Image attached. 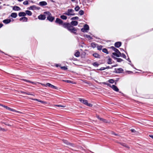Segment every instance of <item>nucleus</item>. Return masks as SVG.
<instances>
[{"label": "nucleus", "mask_w": 153, "mask_h": 153, "mask_svg": "<svg viewBox=\"0 0 153 153\" xmlns=\"http://www.w3.org/2000/svg\"><path fill=\"white\" fill-rule=\"evenodd\" d=\"M80 53L79 51L76 52L75 54V56L76 57H78L79 56Z\"/></svg>", "instance_id": "nucleus-33"}, {"label": "nucleus", "mask_w": 153, "mask_h": 153, "mask_svg": "<svg viewBox=\"0 0 153 153\" xmlns=\"http://www.w3.org/2000/svg\"><path fill=\"white\" fill-rule=\"evenodd\" d=\"M110 68V67L109 66H107V67H106L105 68V69H109V68Z\"/></svg>", "instance_id": "nucleus-58"}, {"label": "nucleus", "mask_w": 153, "mask_h": 153, "mask_svg": "<svg viewBox=\"0 0 153 153\" xmlns=\"http://www.w3.org/2000/svg\"><path fill=\"white\" fill-rule=\"evenodd\" d=\"M131 132H134L136 131L134 129H131Z\"/></svg>", "instance_id": "nucleus-54"}, {"label": "nucleus", "mask_w": 153, "mask_h": 153, "mask_svg": "<svg viewBox=\"0 0 153 153\" xmlns=\"http://www.w3.org/2000/svg\"><path fill=\"white\" fill-rule=\"evenodd\" d=\"M102 46H99L97 47V49L98 50H101L102 48Z\"/></svg>", "instance_id": "nucleus-47"}, {"label": "nucleus", "mask_w": 153, "mask_h": 153, "mask_svg": "<svg viewBox=\"0 0 153 153\" xmlns=\"http://www.w3.org/2000/svg\"><path fill=\"white\" fill-rule=\"evenodd\" d=\"M85 37H86V38H90V39H92V37H91L90 36H89V35H86Z\"/></svg>", "instance_id": "nucleus-51"}, {"label": "nucleus", "mask_w": 153, "mask_h": 153, "mask_svg": "<svg viewBox=\"0 0 153 153\" xmlns=\"http://www.w3.org/2000/svg\"><path fill=\"white\" fill-rule=\"evenodd\" d=\"M112 55L116 56L117 57H119L120 56L121 54H120L119 53H117L114 52L112 53Z\"/></svg>", "instance_id": "nucleus-25"}, {"label": "nucleus", "mask_w": 153, "mask_h": 153, "mask_svg": "<svg viewBox=\"0 0 153 153\" xmlns=\"http://www.w3.org/2000/svg\"><path fill=\"white\" fill-rule=\"evenodd\" d=\"M79 19L78 17L77 16L76 17H74L71 18V20H76V19Z\"/></svg>", "instance_id": "nucleus-38"}, {"label": "nucleus", "mask_w": 153, "mask_h": 153, "mask_svg": "<svg viewBox=\"0 0 153 153\" xmlns=\"http://www.w3.org/2000/svg\"><path fill=\"white\" fill-rule=\"evenodd\" d=\"M79 100L80 101L83 103L85 105L87 104L88 101L86 100H84L82 98H79Z\"/></svg>", "instance_id": "nucleus-11"}, {"label": "nucleus", "mask_w": 153, "mask_h": 153, "mask_svg": "<svg viewBox=\"0 0 153 153\" xmlns=\"http://www.w3.org/2000/svg\"><path fill=\"white\" fill-rule=\"evenodd\" d=\"M19 20L22 22H27V18L25 17H21L19 19Z\"/></svg>", "instance_id": "nucleus-13"}, {"label": "nucleus", "mask_w": 153, "mask_h": 153, "mask_svg": "<svg viewBox=\"0 0 153 153\" xmlns=\"http://www.w3.org/2000/svg\"><path fill=\"white\" fill-rule=\"evenodd\" d=\"M149 136L152 138L153 139V135H149Z\"/></svg>", "instance_id": "nucleus-59"}, {"label": "nucleus", "mask_w": 153, "mask_h": 153, "mask_svg": "<svg viewBox=\"0 0 153 153\" xmlns=\"http://www.w3.org/2000/svg\"><path fill=\"white\" fill-rule=\"evenodd\" d=\"M24 80L26 82H29L30 83H33V84L34 83V82H32V81H30L27 80V79H24Z\"/></svg>", "instance_id": "nucleus-44"}, {"label": "nucleus", "mask_w": 153, "mask_h": 153, "mask_svg": "<svg viewBox=\"0 0 153 153\" xmlns=\"http://www.w3.org/2000/svg\"><path fill=\"white\" fill-rule=\"evenodd\" d=\"M26 15V13L24 12H20L19 13V16H25Z\"/></svg>", "instance_id": "nucleus-17"}, {"label": "nucleus", "mask_w": 153, "mask_h": 153, "mask_svg": "<svg viewBox=\"0 0 153 153\" xmlns=\"http://www.w3.org/2000/svg\"><path fill=\"white\" fill-rule=\"evenodd\" d=\"M46 85L47 86L51 87L52 88H53L55 89H58V88L57 87L53 85H52V84L50 83H46Z\"/></svg>", "instance_id": "nucleus-6"}, {"label": "nucleus", "mask_w": 153, "mask_h": 153, "mask_svg": "<svg viewBox=\"0 0 153 153\" xmlns=\"http://www.w3.org/2000/svg\"><path fill=\"white\" fill-rule=\"evenodd\" d=\"M3 25L2 24V23H0V28L1 27L3 26Z\"/></svg>", "instance_id": "nucleus-56"}, {"label": "nucleus", "mask_w": 153, "mask_h": 153, "mask_svg": "<svg viewBox=\"0 0 153 153\" xmlns=\"http://www.w3.org/2000/svg\"><path fill=\"white\" fill-rule=\"evenodd\" d=\"M81 31L83 32H87V31L83 27L81 29Z\"/></svg>", "instance_id": "nucleus-43"}, {"label": "nucleus", "mask_w": 153, "mask_h": 153, "mask_svg": "<svg viewBox=\"0 0 153 153\" xmlns=\"http://www.w3.org/2000/svg\"><path fill=\"white\" fill-rule=\"evenodd\" d=\"M78 24L77 21H73L71 22L70 24L72 26H76Z\"/></svg>", "instance_id": "nucleus-12"}, {"label": "nucleus", "mask_w": 153, "mask_h": 153, "mask_svg": "<svg viewBox=\"0 0 153 153\" xmlns=\"http://www.w3.org/2000/svg\"><path fill=\"white\" fill-rule=\"evenodd\" d=\"M120 144L122 146H124L128 149H130L129 147L127 146L126 143H121Z\"/></svg>", "instance_id": "nucleus-22"}, {"label": "nucleus", "mask_w": 153, "mask_h": 153, "mask_svg": "<svg viewBox=\"0 0 153 153\" xmlns=\"http://www.w3.org/2000/svg\"><path fill=\"white\" fill-rule=\"evenodd\" d=\"M69 23H63L62 25V26L65 28L68 29V25Z\"/></svg>", "instance_id": "nucleus-14"}, {"label": "nucleus", "mask_w": 153, "mask_h": 153, "mask_svg": "<svg viewBox=\"0 0 153 153\" xmlns=\"http://www.w3.org/2000/svg\"><path fill=\"white\" fill-rule=\"evenodd\" d=\"M105 67H102L99 70H101V71L104 70L105 69Z\"/></svg>", "instance_id": "nucleus-53"}, {"label": "nucleus", "mask_w": 153, "mask_h": 153, "mask_svg": "<svg viewBox=\"0 0 153 153\" xmlns=\"http://www.w3.org/2000/svg\"><path fill=\"white\" fill-rule=\"evenodd\" d=\"M36 6L35 5H33L30 7L29 9L34 10L36 9Z\"/></svg>", "instance_id": "nucleus-26"}, {"label": "nucleus", "mask_w": 153, "mask_h": 153, "mask_svg": "<svg viewBox=\"0 0 153 153\" xmlns=\"http://www.w3.org/2000/svg\"><path fill=\"white\" fill-rule=\"evenodd\" d=\"M97 118L100 120V118H101L99 116H97Z\"/></svg>", "instance_id": "nucleus-63"}, {"label": "nucleus", "mask_w": 153, "mask_h": 153, "mask_svg": "<svg viewBox=\"0 0 153 153\" xmlns=\"http://www.w3.org/2000/svg\"><path fill=\"white\" fill-rule=\"evenodd\" d=\"M93 56L96 58H100V55L97 53H95L93 54Z\"/></svg>", "instance_id": "nucleus-23"}, {"label": "nucleus", "mask_w": 153, "mask_h": 153, "mask_svg": "<svg viewBox=\"0 0 153 153\" xmlns=\"http://www.w3.org/2000/svg\"><path fill=\"white\" fill-rule=\"evenodd\" d=\"M46 17L45 15L41 14L38 16V18L40 20H43L45 19Z\"/></svg>", "instance_id": "nucleus-9"}, {"label": "nucleus", "mask_w": 153, "mask_h": 153, "mask_svg": "<svg viewBox=\"0 0 153 153\" xmlns=\"http://www.w3.org/2000/svg\"><path fill=\"white\" fill-rule=\"evenodd\" d=\"M54 19V17L52 16L51 15L47 17V19L51 22H52Z\"/></svg>", "instance_id": "nucleus-7"}, {"label": "nucleus", "mask_w": 153, "mask_h": 153, "mask_svg": "<svg viewBox=\"0 0 153 153\" xmlns=\"http://www.w3.org/2000/svg\"><path fill=\"white\" fill-rule=\"evenodd\" d=\"M0 105H1V106H2L3 107L7 109L8 110H9L10 111H13L17 112H18L19 113H21V112H20L19 111H16L15 110H14V109H13L11 108H9V107H7V106H6L5 105H2L1 104H0Z\"/></svg>", "instance_id": "nucleus-3"}, {"label": "nucleus", "mask_w": 153, "mask_h": 153, "mask_svg": "<svg viewBox=\"0 0 153 153\" xmlns=\"http://www.w3.org/2000/svg\"><path fill=\"white\" fill-rule=\"evenodd\" d=\"M1 131H5V129H4V128H2Z\"/></svg>", "instance_id": "nucleus-62"}, {"label": "nucleus", "mask_w": 153, "mask_h": 153, "mask_svg": "<svg viewBox=\"0 0 153 153\" xmlns=\"http://www.w3.org/2000/svg\"><path fill=\"white\" fill-rule=\"evenodd\" d=\"M111 48L112 50L115 52V53H119L120 54H121V53L119 51V50L115 48L114 47L111 46Z\"/></svg>", "instance_id": "nucleus-8"}, {"label": "nucleus", "mask_w": 153, "mask_h": 153, "mask_svg": "<svg viewBox=\"0 0 153 153\" xmlns=\"http://www.w3.org/2000/svg\"><path fill=\"white\" fill-rule=\"evenodd\" d=\"M11 22V20L10 19H6L3 20V22L5 24H7L10 23Z\"/></svg>", "instance_id": "nucleus-16"}, {"label": "nucleus", "mask_w": 153, "mask_h": 153, "mask_svg": "<svg viewBox=\"0 0 153 153\" xmlns=\"http://www.w3.org/2000/svg\"><path fill=\"white\" fill-rule=\"evenodd\" d=\"M23 4L24 5H27L28 4V1L27 0L23 2Z\"/></svg>", "instance_id": "nucleus-45"}, {"label": "nucleus", "mask_w": 153, "mask_h": 153, "mask_svg": "<svg viewBox=\"0 0 153 153\" xmlns=\"http://www.w3.org/2000/svg\"><path fill=\"white\" fill-rule=\"evenodd\" d=\"M100 120H101L104 123H107V122L106 120L103 119V118H100Z\"/></svg>", "instance_id": "nucleus-42"}, {"label": "nucleus", "mask_w": 153, "mask_h": 153, "mask_svg": "<svg viewBox=\"0 0 153 153\" xmlns=\"http://www.w3.org/2000/svg\"><path fill=\"white\" fill-rule=\"evenodd\" d=\"M120 56L124 58H126V55L124 53H121L120 55Z\"/></svg>", "instance_id": "nucleus-41"}, {"label": "nucleus", "mask_w": 153, "mask_h": 153, "mask_svg": "<svg viewBox=\"0 0 153 153\" xmlns=\"http://www.w3.org/2000/svg\"><path fill=\"white\" fill-rule=\"evenodd\" d=\"M32 100H36L37 101H38V102H40L39 101H41V100L36 99H32Z\"/></svg>", "instance_id": "nucleus-52"}, {"label": "nucleus", "mask_w": 153, "mask_h": 153, "mask_svg": "<svg viewBox=\"0 0 153 153\" xmlns=\"http://www.w3.org/2000/svg\"><path fill=\"white\" fill-rule=\"evenodd\" d=\"M86 105L88 106H90V107H92V104H90V103H88V102H87V104H86Z\"/></svg>", "instance_id": "nucleus-50"}, {"label": "nucleus", "mask_w": 153, "mask_h": 153, "mask_svg": "<svg viewBox=\"0 0 153 153\" xmlns=\"http://www.w3.org/2000/svg\"><path fill=\"white\" fill-rule=\"evenodd\" d=\"M108 60V61L107 62V63L108 64H112L111 59L110 57H109Z\"/></svg>", "instance_id": "nucleus-32"}, {"label": "nucleus", "mask_w": 153, "mask_h": 153, "mask_svg": "<svg viewBox=\"0 0 153 153\" xmlns=\"http://www.w3.org/2000/svg\"><path fill=\"white\" fill-rule=\"evenodd\" d=\"M3 123L4 124H5L6 125H7L8 126H10V125H9V124H7L5 123H4V122Z\"/></svg>", "instance_id": "nucleus-61"}, {"label": "nucleus", "mask_w": 153, "mask_h": 153, "mask_svg": "<svg viewBox=\"0 0 153 153\" xmlns=\"http://www.w3.org/2000/svg\"><path fill=\"white\" fill-rule=\"evenodd\" d=\"M60 17L61 19L64 20H66L67 19V17L63 15L61 16Z\"/></svg>", "instance_id": "nucleus-29"}, {"label": "nucleus", "mask_w": 153, "mask_h": 153, "mask_svg": "<svg viewBox=\"0 0 153 153\" xmlns=\"http://www.w3.org/2000/svg\"><path fill=\"white\" fill-rule=\"evenodd\" d=\"M118 80V79H117L116 80H115V82H117Z\"/></svg>", "instance_id": "nucleus-64"}, {"label": "nucleus", "mask_w": 153, "mask_h": 153, "mask_svg": "<svg viewBox=\"0 0 153 153\" xmlns=\"http://www.w3.org/2000/svg\"><path fill=\"white\" fill-rule=\"evenodd\" d=\"M84 28L87 31L89 29V27L88 25H85L84 26Z\"/></svg>", "instance_id": "nucleus-27"}, {"label": "nucleus", "mask_w": 153, "mask_h": 153, "mask_svg": "<svg viewBox=\"0 0 153 153\" xmlns=\"http://www.w3.org/2000/svg\"><path fill=\"white\" fill-rule=\"evenodd\" d=\"M80 9V7L78 6H77L75 8V10L76 11H78L79 9Z\"/></svg>", "instance_id": "nucleus-37"}, {"label": "nucleus", "mask_w": 153, "mask_h": 153, "mask_svg": "<svg viewBox=\"0 0 153 153\" xmlns=\"http://www.w3.org/2000/svg\"><path fill=\"white\" fill-rule=\"evenodd\" d=\"M26 94L28 95H33V94H30V93L29 92L27 93H26Z\"/></svg>", "instance_id": "nucleus-55"}, {"label": "nucleus", "mask_w": 153, "mask_h": 153, "mask_svg": "<svg viewBox=\"0 0 153 153\" xmlns=\"http://www.w3.org/2000/svg\"><path fill=\"white\" fill-rule=\"evenodd\" d=\"M110 87H111L113 90L114 91L118 92L119 91V89L118 88L114 85H111L110 84H107Z\"/></svg>", "instance_id": "nucleus-2"}, {"label": "nucleus", "mask_w": 153, "mask_h": 153, "mask_svg": "<svg viewBox=\"0 0 153 153\" xmlns=\"http://www.w3.org/2000/svg\"><path fill=\"white\" fill-rule=\"evenodd\" d=\"M13 10H21V8L17 6H14L13 8Z\"/></svg>", "instance_id": "nucleus-18"}, {"label": "nucleus", "mask_w": 153, "mask_h": 153, "mask_svg": "<svg viewBox=\"0 0 153 153\" xmlns=\"http://www.w3.org/2000/svg\"><path fill=\"white\" fill-rule=\"evenodd\" d=\"M127 60L128 61L130 62H131V61L130 60L129 58H128Z\"/></svg>", "instance_id": "nucleus-60"}, {"label": "nucleus", "mask_w": 153, "mask_h": 153, "mask_svg": "<svg viewBox=\"0 0 153 153\" xmlns=\"http://www.w3.org/2000/svg\"><path fill=\"white\" fill-rule=\"evenodd\" d=\"M91 46L93 48H94L96 47V45L95 44L92 43L91 44Z\"/></svg>", "instance_id": "nucleus-46"}, {"label": "nucleus", "mask_w": 153, "mask_h": 153, "mask_svg": "<svg viewBox=\"0 0 153 153\" xmlns=\"http://www.w3.org/2000/svg\"><path fill=\"white\" fill-rule=\"evenodd\" d=\"M61 68L62 69H63L64 70H66L67 69V68L65 66L62 67H61Z\"/></svg>", "instance_id": "nucleus-48"}, {"label": "nucleus", "mask_w": 153, "mask_h": 153, "mask_svg": "<svg viewBox=\"0 0 153 153\" xmlns=\"http://www.w3.org/2000/svg\"><path fill=\"white\" fill-rule=\"evenodd\" d=\"M76 31V28L75 27H74V28L72 29L71 30H70V31L71 33L76 34V32H75V31Z\"/></svg>", "instance_id": "nucleus-28"}, {"label": "nucleus", "mask_w": 153, "mask_h": 153, "mask_svg": "<svg viewBox=\"0 0 153 153\" xmlns=\"http://www.w3.org/2000/svg\"><path fill=\"white\" fill-rule=\"evenodd\" d=\"M102 51L103 52L106 53L107 54L108 53V51L107 49L106 48H104L102 49Z\"/></svg>", "instance_id": "nucleus-34"}, {"label": "nucleus", "mask_w": 153, "mask_h": 153, "mask_svg": "<svg viewBox=\"0 0 153 153\" xmlns=\"http://www.w3.org/2000/svg\"><path fill=\"white\" fill-rule=\"evenodd\" d=\"M123 70L121 68H119L117 69V73L122 72L123 71Z\"/></svg>", "instance_id": "nucleus-31"}, {"label": "nucleus", "mask_w": 153, "mask_h": 153, "mask_svg": "<svg viewBox=\"0 0 153 153\" xmlns=\"http://www.w3.org/2000/svg\"><path fill=\"white\" fill-rule=\"evenodd\" d=\"M26 14H27V15H28V16H31L32 14V13H31V12L29 11V10H26Z\"/></svg>", "instance_id": "nucleus-24"}, {"label": "nucleus", "mask_w": 153, "mask_h": 153, "mask_svg": "<svg viewBox=\"0 0 153 153\" xmlns=\"http://www.w3.org/2000/svg\"><path fill=\"white\" fill-rule=\"evenodd\" d=\"M17 16V13H13L11 14V16L13 18H16Z\"/></svg>", "instance_id": "nucleus-20"}, {"label": "nucleus", "mask_w": 153, "mask_h": 153, "mask_svg": "<svg viewBox=\"0 0 153 153\" xmlns=\"http://www.w3.org/2000/svg\"><path fill=\"white\" fill-rule=\"evenodd\" d=\"M55 22L59 25H62L63 23V22L60 19L58 18H57L56 19Z\"/></svg>", "instance_id": "nucleus-5"}, {"label": "nucleus", "mask_w": 153, "mask_h": 153, "mask_svg": "<svg viewBox=\"0 0 153 153\" xmlns=\"http://www.w3.org/2000/svg\"><path fill=\"white\" fill-rule=\"evenodd\" d=\"M40 101V102H41L42 103H44L45 102V101H42V100H41V101Z\"/></svg>", "instance_id": "nucleus-57"}, {"label": "nucleus", "mask_w": 153, "mask_h": 153, "mask_svg": "<svg viewBox=\"0 0 153 153\" xmlns=\"http://www.w3.org/2000/svg\"><path fill=\"white\" fill-rule=\"evenodd\" d=\"M63 81H64L66 82H67V83H73V81H71L69 80H63Z\"/></svg>", "instance_id": "nucleus-39"}, {"label": "nucleus", "mask_w": 153, "mask_h": 153, "mask_svg": "<svg viewBox=\"0 0 153 153\" xmlns=\"http://www.w3.org/2000/svg\"><path fill=\"white\" fill-rule=\"evenodd\" d=\"M92 64L94 66L96 67H98L99 65V64L97 62H94Z\"/></svg>", "instance_id": "nucleus-35"}, {"label": "nucleus", "mask_w": 153, "mask_h": 153, "mask_svg": "<svg viewBox=\"0 0 153 153\" xmlns=\"http://www.w3.org/2000/svg\"><path fill=\"white\" fill-rule=\"evenodd\" d=\"M108 82L110 83H113L114 82V81L113 79H111L108 80Z\"/></svg>", "instance_id": "nucleus-36"}, {"label": "nucleus", "mask_w": 153, "mask_h": 153, "mask_svg": "<svg viewBox=\"0 0 153 153\" xmlns=\"http://www.w3.org/2000/svg\"><path fill=\"white\" fill-rule=\"evenodd\" d=\"M84 13V11H83L82 10H80L79 12V14L80 15H83Z\"/></svg>", "instance_id": "nucleus-40"}, {"label": "nucleus", "mask_w": 153, "mask_h": 153, "mask_svg": "<svg viewBox=\"0 0 153 153\" xmlns=\"http://www.w3.org/2000/svg\"><path fill=\"white\" fill-rule=\"evenodd\" d=\"M39 4L41 6H44L46 5L47 4V3L45 1H41L39 3Z\"/></svg>", "instance_id": "nucleus-15"}, {"label": "nucleus", "mask_w": 153, "mask_h": 153, "mask_svg": "<svg viewBox=\"0 0 153 153\" xmlns=\"http://www.w3.org/2000/svg\"><path fill=\"white\" fill-rule=\"evenodd\" d=\"M112 57L114 59L117 60V61L118 62H120L123 61V59L121 58H118L114 57L113 56H112Z\"/></svg>", "instance_id": "nucleus-19"}, {"label": "nucleus", "mask_w": 153, "mask_h": 153, "mask_svg": "<svg viewBox=\"0 0 153 153\" xmlns=\"http://www.w3.org/2000/svg\"><path fill=\"white\" fill-rule=\"evenodd\" d=\"M63 142L64 143H65V144L68 145H69L70 146V147H74V144L70 143L66 140H63Z\"/></svg>", "instance_id": "nucleus-4"}, {"label": "nucleus", "mask_w": 153, "mask_h": 153, "mask_svg": "<svg viewBox=\"0 0 153 153\" xmlns=\"http://www.w3.org/2000/svg\"><path fill=\"white\" fill-rule=\"evenodd\" d=\"M56 106L57 107H63V108H64L65 107V106H64V105H56Z\"/></svg>", "instance_id": "nucleus-49"}, {"label": "nucleus", "mask_w": 153, "mask_h": 153, "mask_svg": "<svg viewBox=\"0 0 153 153\" xmlns=\"http://www.w3.org/2000/svg\"><path fill=\"white\" fill-rule=\"evenodd\" d=\"M44 14L47 15L48 16H49L50 15H51V13L49 11H45L44 12Z\"/></svg>", "instance_id": "nucleus-30"}, {"label": "nucleus", "mask_w": 153, "mask_h": 153, "mask_svg": "<svg viewBox=\"0 0 153 153\" xmlns=\"http://www.w3.org/2000/svg\"><path fill=\"white\" fill-rule=\"evenodd\" d=\"M74 28V27L72 25H71L70 23L68 25V29H67L69 30V31L73 29V28Z\"/></svg>", "instance_id": "nucleus-21"}, {"label": "nucleus", "mask_w": 153, "mask_h": 153, "mask_svg": "<svg viewBox=\"0 0 153 153\" xmlns=\"http://www.w3.org/2000/svg\"><path fill=\"white\" fill-rule=\"evenodd\" d=\"M122 43L121 42H116L114 44L115 46L117 48H119L121 45Z\"/></svg>", "instance_id": "nucleus-10"}, {"label": "nucleus", "mask_w": 153, "mask_h": 153, "mask_svg": "<svg viewBox=\"0 0 153 153\" xmlns=\"http://www.w3.org/2000/svg\"><path fill=\"white\" fill-rule=\"evenodd\" d=\"M74 10L72 9H69L68 10L67 12L64 13V14L69 16H74L75 15V13H74Z\"/></svg>", "instance_id": "nucleus-1"}]
</instances>
